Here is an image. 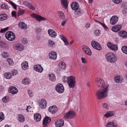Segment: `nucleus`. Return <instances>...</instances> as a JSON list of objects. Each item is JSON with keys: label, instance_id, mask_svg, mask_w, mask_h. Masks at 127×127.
Here are the masks:
<instances>
[{"label": "nucleus", "instance_id": "obj_1", "mask_svg": "<svg viewBox=\"0 0 127 127\" xmlns=\"http://www.w3.org/2000/svg\"><path fill=\"white\" fill-rule=\"evenodd\" d=\"M96 81L99 87H102L98 90L96 93L97 98L100 99L107 96L108 92L109 85L105 84L104 80L100 78L97 79Z\"/></svg>", "mask_w": 127, "mask_h": 127}, {"label": "nucleus", "instance_id": "obj_2", "mask_svg": "<svg viewBox=\"0 0 127 127\" xmlns=\"http://www.w3.org/2000/svg\"><path fill=\"white\" fill-rule=\"evenodd\" d=\"M105 57L107 61L111 63H115L117 60L116 56L112 53H108L106 55Z\"/></svg>", "mask_w": 127, "mask_h": 127}, {"label": "nucleus", "instance_id": "obj_3", "mask_svg": "<svg viewBox=\"0 0 127 127\" xmlns=\"http://www.w3.org/2000/svg\"><path fill=\"white\" fill-rule=\"evenodd\" d=\"M5 37L7 39L10 41L13 40L15 38L14 33L11 31L7 32L5 34Z\"/></svg>", "mask_w": 127, "mask_h": 127}, {"label": "nucleus", "instance_id": "obj_4", "mask_svg": "<svg viewBox=\"0 0 127 127\" xmlns=\"http://www.w3.org/2000/svg\"><path fill=\"white\" fill-rule=\"evenodd\" d=\"M67 83L69 87L73 88L74 87L75 81L74 77L72 76H70L67 77Z\"/></svg>", "mask_w": 127, "mask_h": 127}, {"label": "nucleus", "instance_id": "obj_5", "mask_svg": "<svg viewBox=\"0 0 127 127\" xmlns=\"http://www.w3.org/2000/svg\"><path fill=\"white\" fill-rule=\"evenodd\" d=\"M75 112L74 111H70L64 114V117L68 119H73L75 117Z\"/></svg>", "mask_w": 127, "mask_h": 127}, {"label": "nucleus", "instance_id": "obj_6", "mask_svg": "<svg viewBox=\"0 0 127 127\" xmlns=\"http://www.w3.org/2000/svg\"><path fill=\"white\" fill-rule=\"evenodd\" d=\"M92 47L94 49L98 50H101V48L100 44L97 41L93 40L91 42Z\"/></svg>", "mask_w": 127, "mask_h": 127}, {"label": "nucleus", "instance_id": "obj_7", "mask_svg": "<svg viewBox=\"0 0 127 127\" xmlns=\"http://www.w3.org/2000/svg\"><path fill=\"white\" fill-rule=\"evenodd\" d=\"M56 91L60 93H63L64 91V88L63 85L61 84H58L56 87Z\"/></svg>", "mask_w": 127, "mask_h": 127}, {"label": "nucleus", "instance_id": "obj_8", "mask_svg": "<svg viewBox=\"0 0 127 127\" xmlns=\"http://www.w3.org/2000/svg\"><path fill=\"white\" fill-rule=\"evenodd\" d=\"M82 49L86 54L88 55H91L92 53L91 51L87 46L84 45L82 47Z\"/></svg>", "mask_w": 127, "mask_h": 127}, {"label": "nucleus", "instance_id": "obj_9", "mask_svg": "<svg viewBox=\"0 0 127 127\" xmlns=\"http://www.w3.org/2000/svg\"><path fill=\"white\" fill-rule=\"evenodd\" d=\"M34 70L38 72L41 73L43 70V69L40 65L35 64L34 65Z\"/></svg>", "mask_w": 127, "mask_h": 127}, {"label": "nucleus", "instance_id": "obj_10", "mask_svg": "<svg viewBox=\"0 0 127 127\" xmlns=\"http://www.w3.org/2000/svg\"><path fill=\"white\" fill-rule=\"evenodd\" d=\"M118 21V17L116 16H114L111 18L110 22L111 24L114 25L117 23Z\"/></svg>", "mask_w": 127, "mask_h": 127}, {"label": "nucleus", "instance_id": "obj_11", "mask_svg": "<svg viewBox=\"0 0 127 127\" xmlns=\"http://www.w3.org/2000/svg\"><path fill=\"white\" fill-rule=\"evenodd\" d=\"M39 105L41 108H44L46 107L47 102L44 99H41L39 102Z\"/></svg>", "mask_w": 127, "mask_h": 127}, {"label": "nucleus", "instance_id": "obj_12", "mask_svg": "<svg viewBox=\"0 0 127 127\" xmlns=\"http://www.w3.org/2000/svg\"><path fill=\"white\" fill-rule=\"evenodd\" d=\"M122 26L121 25H117L112 27V30L115 32H117L121 29Z\"/></svg>", "mask_w": 127, "mask_h": 127}, {"label": "nucleus", "instance_id": "obj_13", "mask_svg": "<svg viewBox=\"0 0 127 127\" xmlns=\"http://www.w3.org/2000/svg\"><path fill=\"white\" fill-rule=\"evenodd\" d=\"M57 110V108L55 106H50L49 107L48 109L49 112L53 114L55 113Z\"/></svg>", "mask_w": 127, "mask_h": 127}, {"label": "nucleus", "instance_id": "obj_14", "mask_svg": "<svg viewBox=\"0 0 127 127\" xmlns=\"http://www.w3.org/2000/svg\"><path fill=\"white\" fill-rule=\"evenodd\" d=\"M71 7L73 10H77L79 8V6L78 3L76 2H72L71 4Z\"/></svg>", "mask_w": 127, "mask_h": 127}, {"label": "nucleus", "instance_id": "obj_15", "mask_svg": "<svg viewBox=\"0 0 127 127\" xmlns=\"http://www.w3.org/2000/svg\"><path fill=\"white\" fill-rule=\"evenodd\" d=\"M33 17L37 21H40L42 20H45V19L39 15L35 14H33L32 15Z\"/></svg>", "mask_w": 127, "mask_h": 127}, {"label": "nucleus", "instance_id": "obj_16", "mask_svg": "<svg viewBox=\"0 0 127 127\" xmlns=\"http://www.w3.org/2000/svg\"><path fill=\"white\" fill-rule=\"evenodd\" d=\"M51 120V119L48 117H45L43 122V124L44 127L47 126V125L49 123Z\"/></svg>", "mask_w": 127, "mask_h": 127}, {"label": "nucleus", "instance_id": "obj_17", "mask_svg": "<svg viewBox=\"0 0 127 127\" xmlns=\"http://www.w3.org/2000/svg\"><path fill=\"white\" fill-rule=\"evenodd\" d=\"M50 58L52 60H56L57 58V54L56 52H51L49 54Z\"/></svg>", "mask_w": 127, "mask_h": 127}, {"label": "nucleus", "instance_id": "obj_18", "mask_svg": "<svg viewBox=\"0 0 127 127\" xmlns=\"http://www.w3.org/2000/svg\"><path fill=\"white\" fill-rule=\"evenodd\" d=\"M34 120L36 122L39 121L41 120V115L38 113L34 114Z\"/></svg>", "mask_w": 127, "mask_h": 127}, {"label": "nucleus", "instance_id": "obj_19", "mask_svg": "<svg viewBox=\"0 0 127 127\" xmlns=\"http://www.w3.org/2000/svg\"><path fill=\"white\" fill-rule=\"evenodd\" d=\"M114 80L117 83H121L123 81L124 79L121 76H117L115 77Z\"/></svg>", "mask_w": 127, "mask_h": 127}, {"label": "nucleus", "instance_id": "obj_20", "mask_svg": "<svg viewBox=\"0 0 127 127\" xmlns=\"http://www.w3.org/2000/svg\"><path fill=\"white\" fill-rule=\"evenodd\" d=\"M64 125V122L62 120H59L56 121L55 125L57 127H60L63 126Z\"/></svg>", "mask_w": 127, "mask_h": 127}, {"label": "nucleus", "instance_id": "obj_21", "mask_svg": "<svg viewBox=\"0 0 127 127\" xmlns=\"http://www.w3.org/2000/svg\"><path fill=\"white\" fill-rule=\"evenodd\" d=\"M119 35L123 38L127 37V32L124 31H121L118 32Z\"/></svg>", "mask_w": 127, "mask_h": 127}, {"label": "nucleus", "instance_id": "obj_22", "mask_svg": "<svg viewBox=\"0 0 127 127\" xmlns=\"http://www.w3.org/2000/svg\"><path fill=\"white\" fill-rule=\"evenodd\" d=\"M49 35L52 37H55L57 35L56 33L53 30L49 29L48 30Z\"/></svg>", "mask_w": 127, "mask_h": 127}, {"label": "nucleus", "instance_id": "obj_23", "mask_svg": "<svg viewBox=\"0 0 127 127\" xmlns=\"http://www.w3.org/2000/svg\"><path fill=\"white\" fill-rule=\"evenodd\" d=\"M10 88L9 92L12 94H15L18 92L17 89L14 86H11L10 87Z\"/></svg>", "mask_w": 127, "mask_h": 127}, {"label": "nucleus", "instance_id": "obj_24", "mask_svg": "<svg viewBox=\"0 0 127 127\" xmlns=\"http://www.w3.org/2000/svg\"><path fill=\"white\" fill-rule=\"evenodd\" d=\"M21 65L23 70H26L28 68V63L27 61L23 62L21 64Z\"/></svg>", "mask_w": 127, "mask_h": 127}, {"label": "nucleus", "instance_id": "obj_25", "mask_svg": "<svg viewBox=\"0 0 127 127\" xmlns=\"http://www.w3.org/2000/svg\"><path fill=\"white\" fill-rule=\"evenodd\" d=\"M19 26L20 28L22 29H26L27 28V25L23 22H20L19 24Z\"/></svg>", "mask_w": 127, "mask_h": 127}, {"label": "nucleus", "instance_id": "obj_26", "mask_svg": "<svg viewBox=\"0 0 127 127\" xmlns=\"http://www.w3.org/2000/svg\"><path fill=\"white\" fill-rule=\"evenodd\" d=\"M49 79L52 81H54L56 80V77L55 74L52 73H50L48 75Z\"/></svg>", "mask_w": 127, "mask_h": 127}, {"label": "nucleus", "instance_id": "obj_27", "mask_svg": "<svg viewBox=\"0 0 127 127\" xmlns=\"http://www.w3.org/2000/svg\"><path fill=\"white\" fill-rule=\"evenodd\" d=\"M22 83L25 85H27L30 83V80L28 78H25L23 79Z\"/></svg>", "mask_w": 127, "mask_h": 127}, {"label": "nucleus", "instance_id": "obj_28", "mask_svg": "<svg viewBox=\"0 0 127 127\" xmlns=\"http://www.w3.org/2000/svg\"><path fill=\"white\" fill-rule=\"evenodd\" d=\"M16 49L20 51L22 50L24 48L23 45L21 44H18L15 46Z\"/></svg>", "mask_w": 127, "mask_h": 127}, {"label": "nucleus", "instance_id": "obj_29", "mask_svg": "<svg viewBox=\"0 0 127 127\" xmlns=\"http://www.w3.org/2000/svg\"><path fill=\"white\" fill-rule=\"evenodd\" d=\"M7 18V15L6 14H3L0 15V20H4L6 19Z\"/></svg>", "mask_w": 127, "mask_h": 127}, {"label": "nucleus", "instance_id": "obj_30", "mask_svg": "<svg viewBox=\"0 0 127 127\" xmlns=\"http://www.w3.org/2000/svg\"><path fill=\"white\" fill-rule=\"evenodd\" d=\"M106 127H117V126L114 123L110 122L107 124Z\"/></svg>", "mask_w": 127, "mask_h": 127}, {"label": "nucleus", "instance_id": "obj_31", "mask_svg": "<svg viewBox=\"0 0 127 127\" xmlns=\"http://www.w3.org/2000/svg\"><path fill=\"white\" fill-rule=\"evenodd\" d=\"M0 46L3 48H6L7 47V45L3 41H0Z\"/></svg>", "mask_w": 127, "mask_h": 127}, {"label": "nucleus", "instance_id": "obj_32", "mask_svg": "<svg viewBox=\"0 0 127 127\" xmlns=\"http://www.w3.org/2000/svg\"><path fill=\"white\" fill-rule=\"evenodd\" d=\"M114 115L113 112L111 111L106 113L105 114L104 116L106 118H108L110 116H113Z\"/></svg>", "mask_w": 127, "mask_h": 127}, {"label": "nucleus", "instance_id": "obj_33", "mask_svg": "<svg viewBox=\"0 0 127 127\" xmlns=\"http://www.w3.org/2000/svg\"><path fill=\"white\" fill-rule=\"evenodd\" d=\"M66 67L65 64L64 62H61L59 63V68L61 69H64Z\"/></svg>", "mask_w": 127, "mask_h": 127}, {"label": "nucleus", "instance_id": "obj_34", "mask_svg": "<svg viewBox=\"0 0 127 127\" xmlns=\"http://www.w3.org/2000/svg\"><path fill=\"white\" fill-rule=\"evenodd\" d=\"M62 3L65 8H66L68 6V4L66 0H62Z\"/></svg>", "mask_w": 127, "mask_h": 127}, {"label": "nucleus", "instance_id": "obj_35", "mask_svg": "<svg viewBox=\"0 0 127 127\" xmlns=\"http://www.w3.org/2000/svg\"><path fill=\"white\" fill-rule=\"evenodd\" d=\"M58 15L60 17V18L63 19H64L65 16L64 13L61 11H60L58 12Z\"/></svg>", "mask_w": 127, "mask_h": 127}, {"label": "nucleus", "instance_id": "obj_36", "mask_svg": "<svg viewBox=\"0 0 127 127\" xmlns=\"http://www.w3.org/2000/svg\"><path fill=\"white\" fill-rule=\"evenodd\" d=\"M122 52L124 53L127 54V46H124L121 48Z\"/></svg>", "mask_w": 127, "mask_h": 127}, {"label": "nucleus", "instance_id": "obj_37", "mask_svg": "<svg viewBox=\"0 0 127 127\" xmlns=\"http://www.w3.org/2000/svg\"><path fill=\"white\" fill-rule=\"evenodd\" d=\"M75 13L78 16H80L81 14V11L78 8V9H77V10H75Z\"/></svg>", "mask_w": 127, "mask_h": 127}, {"label": "nucleus", "instance_id": "obj_38", "mask_svg": "<svg viewBox=\"0 0 127 127\" xmlns=\"http://www.w3.org/2000/svg\"><path fill=\"white\" fill-rule=\"evenodd\" d=\"M1 8H2L3 9H8V5L5 3L2 4L1 5Z\"/></svg>", "mask_w": 127, "mask_h": 127}, {"label": "nucleus", "instance_id": "obj_39", "mask_svg": "<svg viewBox=\"0 0 127 127\" xmlns=\"http://www.w3.org/2000/svg\"><path fill=\"white\" fill-rule=\"evenodd\" d=\"M4 118V114L2 112H0V122L3 120Z\"/></svg>", "mask_w": 127, "mask_h": 127}, {"label": "nucleus", "instance_id": "obj_40", "mask_svg": "<svg viewBox=\"0 0 127 127\" xmlns=\"http://www.w3.org/2000/svg\"><path fill=\"white\" fill-rule=\"evenodd\" d=\"M19 120L21 122H23L25 120V118L22 115H19Z\"/></svg>", "mask_w": 127, "mask_h": 127}, {"label": "nucleus", "instance_id": "obj_41", "mask_svg": "<svg viewBox=\"0 0 127 127\" xmlns=\"http://www.w3.org/2000/svg\"><path fill=\"white\" fill-rule=\"evenodd\" d=\"M25 13V11L24 10H19L18 11V14L19 16L21 15L24 14Z\"/></svg>", "mask_w": 127, "mask_h": 127}, {"label": "nucleus", "instance_id": "obj_42", "mask_svg": "<svg viewBox=\"0 0 127 127\" xmlns=\"http://www.w3.org/2000/svg\"><path fill=\"white\" fill-rule=\"evenodd\" d=\"M110 49L113 50H117V46L116 45L113 44Z\"/></svg>", "mask_w": 127, "mask_h": 127}, {"label": "nucleus", "instance_id": "obj_43", "mask_svg": "<svg viewBox=\"0 0 127 127\" xmlns=\"http://www.w3.org/2000/svg\"><path fill=\"white\" fill-rule=\"evenodd\" d=\"M9 99V97L8 96H6L3 98L2 99V101L3 102H6L8 101Z\"/></svg>", "mask_w": 127, "mask_h": 127}, {"label": "nucleus", "instance_id": "obj_44", "mask_svg": "<svg viewBox=\"0 0 127 127\" xmlns=\"http://www.w3.org/2000/svg\"><path fill=\"white\" fill-rule=\"evenodd\" d=\"M5 76L6 78L7 79H10L11 78V76L10 74L6 73L5 74Z\"/></svg>", "mask_w": 127, "mask_h": 127}, {"label": "nucleus", "instance_id": "obj_45", "mask_svg": "<svg viewBox=\"0 0 127 127\" xmlns=\"http://www.w3.org/2000/svg\"><path fill=\"white\" fill-rule=\"evenodd\" d=\"M49 46H52L54 44L53 41L51 40H49L48 41Z\"/></svg>", "mask_w": 127, "mask_h": 127}, {"label": "nucleus", "instance_id": "obj_46", "mask_svg": "<svg viewBox=\"0 0 127 127\" xmlns=\"http://www.w3.org/2000/svg\"><path fill=\"white\" fill-rule=\"evenodd\" d=\"M2 56L4 58H7L8 56L7 53L5 52H3L2 54Z\"/></svg>", "mask_w": 127, "mask_h": 127}, {"label": "nucleus", "instance_id": "obj_47", "mask_svg": "<svg viewBox=\"0 0 127 127\" xmlns=\"http://www.w3.org/2000/svg\"><path fill=\"white\" fill-rule=\"evenodd\" d=\"M6 61L8 63L9 65L12 64L13 62L12 60L10 58L8 59Z\"/></svg>", "mask_w": 127, "mask_h": 127}, {"label": "nucleus", "instance_id": "obj_48", "mask_svg": "<svg viewBox=\"0 0 127 127\" xmlns=\"http://www.w3.org/2000/svg\"><path fill=\"white\" fill-rule=\"evenodd\" d=\"M103 108L106 109H108V105L106 103H104L102 105Z\"/></svg>", "mask_w": 127, "mask_h": 127}, {"label": "nucleus", "instance_id": "obj_49", "mask_svg": "<svg viewBox=\"0 0 127 127\" xmlns=\"http://www.w3.org/2000/svg\"><path fill=\"white\" fill-rule=\"evenodd\" d=\"M28 93L30 97L32 96L33 95V94L32 92L30 90H28Z\"/></svg>", "mask_w": 127, "mask_h": 127}, {"label": "nucleus", "instance_id": "obj_50", "mask_svg": "<svg viewBox=\"0 0 127 127\" xmlns=\"http://www.w3.org/2000/svg\"><path fill=\"white\" fill-rule=\"evenodd\" d=\"M28 7L29 8L32 10H33L35 9V8L33 7V6H32V5L30 3L28 6Z\"/></svg>", "mask_w": 127, "mask_h": 127}, {"label": "nucleus", "instance_id": "obj_51", "mask_svg": "<svg viewBox=\"0 0 127 127\" xmlns=\"http://www.w3.org/2000/svg\"><path fill=\"white\" fill-rule=\"evenodd\" d=\"M94 32L95 35L98 36L100 34V31L99 30H95V31Z\"/></svg>", "mask_w": 127, "mask_h": 127}, {"label": "nucleus", "instance_id": "obj_52", "mask_svg": "<svg viewBox=\"0 0 127 127\" xmlns=\"http://www.w3.org/2000/svg\"><path fill=\"white\" fill-rule=\"evenodd\" d=\"M9 3L11 5L14 9H16L17 7L16 6L14 3L11 1H10Z\"/></svg>", "mask_w": 127, "mask_h": 127}, {"label": "nucleus", "instance_id": "obj_53", "mask_svg": "<svg viewBox=\"0 0 127 127\" xmlns=\"http://www.w3.org/2000/svg\"><path fill=\"white\" fill-rule=\"evenodd\" d=\"M22 42L23 44H26L27 43L28 41L26 38H24L22 39Z\"/></svg>", "mask_w": 127, "mask_h": 127}, {"label": "nucleus", "instance_id": "obj_54", "mask_svg": "<svg viewBox=\"0 0 127 127\" xmlns=\"http://www.w3.org/2000/svg\"><path fill=\"white\" fill-rule=\"evenodd\" d=\"M8 29V27H7L4 29H1V30L0 32L1 33H3L7 31Z\"/></svg>", "mask_w": 127, "mask_h": 127}, {"label": "nucleus", "instance_id": "obj_55", "mask_svg": "<svg viewBox=\"0 0 127 127\" xmlns=\"http://www.w3.org/2000/svg\"><path fill=\"white\" fill-rule=\"evenodd\" d=\"M26 110L27 111V112L28 113L31 112L32 110V108L30 106H28L27 107V108Z\"/></svg>", "mask_w": 127, "mask_h": 127}, {"label": "nucleus", "instance_id": "obj_56", "mask_svg": "<svg viewBox=\"0 0 127 127\" xmlns=\"http://www.w3.org/2000/svg\"><path fill=\"white\" fill-rule=\"evenodd\" d=\"M112 45L113 44L110 42H108L107 44V47L110 49L111 48V47Z\"/></svg>", "mask_w": 127, "mask_h": 127}, {"label": "nucleus", "instance_id": "obj_57", "mask_svg": "<svg viewBox=\"0 0 127 127\" xmlns=\"http://www.w3.org/2000/svg\"><path fill=\"white\" fill-rule=\"evenodd\" d=\"M113 1L116 3H119L121 2L122 0H112Z\"/></svg>", "mask_w": 127, "mask_h": 127}, {"label": "nucleus", "instance_id": "obj_58", "mask_svg": "<svg viewBox=\"0 0 127 127\" xmlns=\"http://www.w3.org/2000/svg\"><path fill=\"white\" fill-rule=\"evenodd\" d=\"M41 31V29L39 28H36L35 29V31L37 33H39Z\"/></svg>", "mask_w": 127, "mask_h": 127}, {"label": "nucleus", "instance_id": "obj_59", "mask_svg": "<svg viewBox=\"0 0 127 127\" xmlns=\"http://www.w3.org/2000/svg\"><path fill=\"white\" fill-rule=\"evenodd\" d=\"M122 13L124 14H125L127 13V8H125L123 9L122 11Z\"/></svg>", "mask_w": 127, "mask_h": 127}, {"label": "nucleus", "instance_id": "obj_60", "mask_svg": "<svg viewBox=\"0 0 127 127\" xmlns=\"http://www.w3.org/2000/svg\"><path fill=\"white\" fill-rule=\"evenodd\" d=\"M11 73L13 75H15L17 73V70H14L12 71Z\"/></svg>", "mask_w": 127, "mask_h": 127}, {"label": "nucleus", "instance_id": "obj_61", "mask_svg": "<svg viewBox=\"0 0 127 127\" xmlns=\"http://www.w3.org/2000/svg\"><path fill=\"white\" fill-rule=\"evenodd\" d=\"M23 4L24 5L28 6L29 4V3L28 2L24 1L23 2Z\"/></svg>", "mask_w": 127, "mask_h": 127}, {"label": "nucleus", "instance_id": "obj_62", "mask_svg": "<svg viewBox=\"0 0 127 127\" xmlns=\"http://www.w3.org/2000/svg\"><path fill=\"white\" fill-rule=\"evenodd\" d=\"M81 60L82 62L83 63H85L86 62V60H85V59L84 58H81Z\"/></svg>", "mask_w": 127, "mask_h": 127}, {"label": "nucleus", "instance_id": "obj_63", "mask_svg": "<svg viewBox=\"0 0 127 127\" xmlns=\"http://www.w3.org/2000/svg\"><path fill=\"white\" fill-rule=\"evenodd\" d=\"M100 24L105 29H108V28L106 27L105 24L101 23H100Z\"/></svg>", "mask_w": 127, "mask_h": 127}, {"label": "nucleus", "instance_id": "obj_64", "mask_svg": "<svg viewBox=\"0 0 127 127\" xmlns=\"http://www.w3.org/2000/svg\"><path fill=\"white\" fill-rule=\"evenodd\" d=\"M12 16H15L16 17V14L15 11L12 12Z\"/></svg>", "mask_w": 127, "mask_h": 127}]
</instances>
